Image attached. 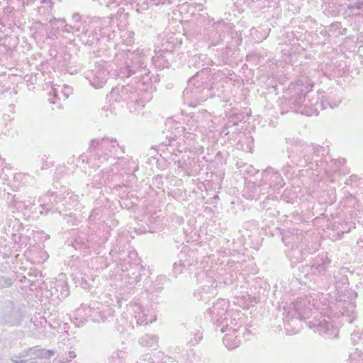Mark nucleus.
I'll return each instance as SVG.
<instances>
[{"instance_id": "obj_14", "label": "nucleus", "mask_w": 363, "mask_h": 363, "mask_svg": "<svg viewBox=\"0 0 363 363\" xmlns=\"http://www.w3.org/2000/svg\"><path fill=\"white\" fill-rule=\"evenodd\" d=\"M233 330V332H235L237 330L235 329H233L232 327L231 328H228V325H227L225 326V329H222L221 331L223 333V332H225V331H230V330Z\"/></svg>"}, {"instance_id": "obj_4", "label": "nucleus", "mask_w": 363, "mask_h": 363, "mask_svg": "<svg viewBox=\"0 0 363 363\" xmlns=\"http://www.w3.org/2000/svg\"><path fill=\"white\" fill-rule=\"evenodd\" d=\"M240 339L237 335L233 334L227 333L223 338V342L226 347L228 349H233L239 346Z\"/></svg>"}, {"instance_id": "obj_11", "label": "nucleus", "mask_w": 363, "mask_h": 363, "mask_svg": "<svg viewBox=\"0 0 363 363\" xmlns=\"http://www.w3.org/2000/svg\"><path fill=\"white\" fill-rule=\"evenodd\" d=\"M105 84V79L104 77H101L99 82H96V84H95L94 82L92 83V85L94 86L96 88H101L104 86Z\"/></svg>"}, {"instance_id": "obj_9", "label": "nucleus", "mask_w": 363, "mask_h": 363, "mask_svg": "<svg viewBox=\"0 0 363 363\" xmlns=\"http://www.w3.org/2000/svg\"><path fill=\"white\" fill-rule=\"evenodd\" d=\"M219 305L225 306V305H226V302L225 301H221L220 302L216 303L213 307L212 313H216V312L217 316H219L220 318H221L223 315V313H220L218 311Z\"/></svg>"}, {"instance_id": "obj_18", "label": "nucleus", "mask_w": 363, "mask_h": 363, "mask_svg": "<svg viewBox=\"0 0 363 363\" xmlns=\"http://www.w3.org/2000/svg\"><path fill=\"white\" fill-rule=\"evenodd\" d=\"M121 353H122V352H116V355H117L118 357H121L120 354H121Z\"/></svg>"}, {"instance_id": "obj_2", "label": "nucleus", "mask_w": 363, "mask_h": 363, "mask_svg": "<svg viewBox=\"0 0 363 363\" xmlns=\"http://www.w3.org/2000/svg\"><path fill=\"white\" fill-rule=\"evenodd\" d=\"M54 350H45L40 348L39 347H30L27 350L22 352V355L24 357H30L35 355L38 359H50L55 354Z\"/></svg>"}, {"instance_id": "obj_17", "label": "nucleus", "mask_w": 363, "mask_h": 363, "mask_svg": "<svg viewBox=\"0 0 363 363\" xmlns=\"http://www.w3.org/2000/svg\"><path fill=\"white\" fill-rule=\"evenodd\" d=\"M139 321H140V323H143V322H145V320L142 319V318H141V317H139V318H138V322H139Z\"/></svg>"}, {"instance_id": "obj_3", "label": "nucleus", "mask_w": 363, "mask_h": 363, "mask_svg": "<svg viewBox=\"0 0 363 363\" xmlns=\"http://www.w3.org/2000/svg\"><path fill=\"white\" fill-rule=\"evenodd\" d=\"M72 93V87L64 84L63 86L57 85L52 88L50 94H53V97L60 100H65Z\"/></svg>"}, {"instance_id": "obj_12", "label": "nucleus", "mask_w": 363, "mask_h": 363, "mask_svg": "<svg viewBox=\"0 0 363 363\" xmlns=\"http://www.w3.org/2000/svg\"><path fill=\"white\" fill-rule=\"evenodd\" d=\"M116 143V139H109L108 138V141L106 143H105V145L104 146H101V147L102 148L108 149L110 143Z\"/></svg>"}, {"instance_id": "obj_5", "label": "nucleus", "mask_w": 363, "mask_h": 363, "mask_svg": "<svg viewBox=\"0 0 363 363\" xmlns=\"http://www.w3.org/2000/svg\"><path fill=\"white\" fill-rule=\"evenodd\" d=\"M140 342L142 345L147 346L155 350L157 347V339L155 337H149L147 335L140 338Z\"/></svg>"}, {"instance_id": "obj_15", "label": "nucleus", "mask_w": 363, "mask_h": 363, "mask_svg": "<svg viewBox=\"0 0 363 363\" xmlns=\"http://www.w3.org/2000/svg\"><path fill=\"white\" fill-rule=\"evenodd\" d=\"M69 357L70 359H74V358H75V357H76V354H75V352H73V351L69 352Z\"/></svg>"}, {"instance_id": "obj_7", "label": "nucleus", "mask_w": 363, "mask_h": 363, "mask_svg": "<svg viewBox=\"0 0 363 363\" xmlns=\"http://www.w3.org/2000/svg\"><path fill=\"white\" fill-rule=\"evenodd\" d=\"M108 141V138H104L101 139H94L90 143L89 148H95L97 145L104 146L105 143H106Z\"/></svg>"}, {"instance_id": "obj_10", "label": "nucleus", "mask_w": 363, "mask_h": 363, "mask_svg": "<svg viewBox=\"0 0 363 363\" xmlns=\"http://www.w3.org/2000/svg\"><path fill=\"white\" fill-rule=\"evenodd\" d=\"M183 269H184L183 264L175 263L173 267V272L176 274V276H177L178 274L182 273Z\"/></svg>"}, {"instance_id": "obj_20", "label": "nucleus", "mask_w": 363, "mask_h": 363, "mask_svg": "<svg viewBox=\"0 0 363 363\" xmlns=\"http://www.w3.org/2000/svg\"><path fill=\"white\" fill-rule=\"evenodd\" d=\"M194 296L195 297L199 298V296H197V292H194Z\"/></svg>"}, {"instance_id": "obj_13", "label": "nucleus", "mask_w": 363, "mask_h": 363, "mask_svg": "<svg viewBox=\"0 0 363 363\" xmlns=\"http://www.w3.org/2000/svg\"><path fill=\"white\" fill-rule=\"evenodd\" d=\"M329 326H330V325H329V324H328V323H320L319 324V328H320V330H320V331H321V330H322V329H323V328H324V329L325 328V330H328Z\"/></svg>"}, {"instance_id": "obj_6", "label": "nucleus", "mask_w": 363, "mask_h": 363, "mask_svg": "<svg viewBox=\"0 0 363 363\" xmlns=\"http://www.w3.org/2000/svg\"><path fill=\"white\" fill-rule=\"evenodd\" d=\"M27 357H24L22 355V352L18 355H13L11 360L13 363H36L35 362L31 361V359H26Z\"/></svg>"}, {"instance_id": "obj_16", "label": "nucleus", "mask_w": 363, "mask_h": 363, "mask_svg": "<svg viewBox=\"0 0 363 363\" xmlns=\"http://www.w3.org/2000/svg\"><path fill=\"white\" fill-rule=\"evenodd\" d=\"M73 19L75 20V21H79V18H80V16L78 13H74L72 16Z\"/></svg>"}, {"instance_id": "obj_8", "label": "nucleus", "mask_w": 363, "mask_h": 363, "mask_svg": "<svg viewBox=\"0 0 363 363\" xmlns=\"http://www.w3.org/2000/svg\"><path fill=\"white\" fill-rule=\"evenodd\" d=\"M351 13L354 15H359V10H363V3H358L350 7Z\"/></svg>"}, {"instance_id": "obj_22", "label": "nucleus", "mask_w": 363, "mask_h": 363, "mask_svg": "<svg viewBox=\"0 0 363 363\" xmlns=\"http://www.w3.org/2000/svg\"><path fill=\"white\" fill-rule=\"evenodd\" d=\"M62 23H65V19H62L60 20Z\"/></svg>"}, {"instance_id": "obj_19", "label": "nucleus", "mask_w": 363, "mask_h": 363, "mask_svg": "<svg viewBox=\"0 0 363 363\" xmlns=\"http://www.w3.org/2000/svg\"><path fill=\"white\" fill-rule=\"evenodd\" d=\"M49 100H50V103H52V104H55V101H52V99H50Z\"/></svg>"}, {"instance_id": "obj_1", "label": "nucleus", "mask_w": 363, "mask_h": 363, "mask_svg": "<svg viewBox=\"0 0 363 363\" xmlns=\"http://www.w3.org/2000/svg\"><path fill=\"white\" fill-rule=\"evenodd\" d=\"M3 321L11 326L20 325L22 320L21 313L16 310L12 303H8L4 311Z\"/></svg>"}, {"instance_id": "obj_21", "label": "nucleus", "mask_w": 363, "mask_h": 363, "mask_svg": "<svg viewBox=\"0 0 363 363\" xmlns=\"http://www.w3.org/2000/svg\"><path fill=\"white\" fill-rule=\"evenodd\" d=\"M222 311H223V314H224V315H225V313H226V312H227V311H226V310H225V308H223V310H222Z\"/></svg>"}, {"instance_id": "obj_23", "label": "nucleus", "mask_w": 363, "mask_h": 363, "mask_svg": "<svg viewBox=\"0 0 363 363\" xmlns=\"http://www.w3.org/2000/svg\"><path fill=\"white\" fill-rule=\"evenodd\" d=\"M11 281H9V282H8V283H7V284H6V285H8V286H9V285H11Z\"/></svg>"}]
</instances>
